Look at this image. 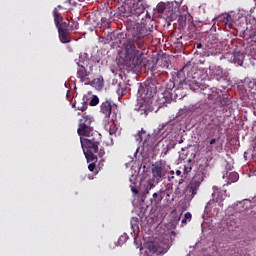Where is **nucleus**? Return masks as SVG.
<instances>
[{
    "label": "nucleus",
    "mask_w": 256,
    "mask_h": 256,
    "mask_svg": "<svg viewBox=\"0 0 256 256\" xmlns=\"http://www.w3.org/2000/svg\"><path fill=\"white\" fill-rule=\"evenodd\" d=\"M153 33V25L142 22L141 24H136L132 33L131 38H129L125 43L124 48V61L132 69H141V67H147L149 60L144 57L145 52L139 49L145 47V39ZM138 48V49H137Z\"/></svg>",
    "instance_id": "f257e3e1"
},
{
    "label": "nucleus",
    "mask_w": 256,
    "mask_h": 256,
    "mask_svg": "<svg viewBox=\"0 0 256 256\" xmlns=\"http://www.w3.org/2000/svg\"><path fill=\"white\" fill-rule=\"evenodd\" d=\"M94 121L93 116L87 113H83L78 120L77 133L88 163L89 161H97V153L99 157L105 155V150H99V147H101V135L95 131V127H93Z\"/></svg>",
    "instance_id": "f03ea898"
},
{
    "label": "nucleus",
    "mask_w": 256,
    "mask_h": 256,
    "mask_svg": "<svg viewBox=\"0 0 256 256\" xmlns=\"http://www.w3.org/2000/svg\"><path fill=\"white\" fill-rule=\"evenodd\" d=\"M150 87L146 86L138 90L141 100L136 104L134 110L140 115L147 117L153 111V91H149Z\"/></svg>",
    "instance_id": "7ed1b4c3"
},
{
    "label": "nucleus",
    "mask_w": 256,
    "mask_h": 256,
    "mask_svg": "<svg viewBox=\"0 0 256 256\" xmlns=\"http://www.w3.org/2000/svg\"><path fill=\"white\" fill-rule=\"evenodd\" d=\"M205 177H207V167L200 165L188 184V193H190L188 196L189 201H192L195 198L197 191H199V187H201V183L205 181Z\"/></svg>",
    "instance_id": "20e7f679"
},
{
    "label": "nucleus",
    "mask_w": 256,
    "mask_h": 256,
    "mask_svg": "<svg viewBox=\"0 0 256 256\" xmlns=\"http://www.w3.org/2000/svg\"><path fill=\"white\" fill-rule=\"evenodd\" d=\"M167 173H169V170L163 162H156L153 165L152 176L156 179L157 183L161 182L162 179H165V177H167Z\"/></svg>",
    "instance_id": "39448f33"
},
{
    "label": "nucleus",
    "mask_w": 256,
    "mask_h": 256,
    "mask_svg": "<svg viewBox=\"0 0 256 256\" xmlns=\"http://www.w3.org/2000/svg\"><path fill=\"white\" fill-rule=\"evenodd\" d=\"M77 65V72L76 77L80 80V83H84L85 85H89L91 83V78H89V71L87 68L83 66L80 62H76Z\"/></svg>",
    "instance_id": "423d86ee"
},
{
    "label": "nucleus",
    "mask_w": 256,
    "mask_h": 256,
    "mask_svg": "<svg viewBox=\"0 0 256 256\" xmlns=\"http://www.w3.org/2000/svg\"><path fill=\"white\" fill-rule=\"evenodd\" d=\"M173 89H175V81L169 80V82L166 84L167 92L164 94V96L160 100L161 105H168V103H171V101H173V94L169 92V91H173Z\"/></svg>",
    "instance_id": "0eeeda50"
},
{
    "label": "nucleus",
    "mask_w": 256,
    "mask_h": 256,
    "mask_svg": "<svg viewBox=\"0 0 256 256\" xmlns=\"http://www.w3.org/2000/svg\"><path fill=\"white\" fill-rule=\"evenodd\" d=\"M210 78L216 79V81H225L227 79V72L223 71L220 66H215L210 69Z\"/></svg>",
    "instance_id": "6e6552de"
},
{
    "label": "nucleus",
    "mask_w": 256,
    "mask_h": 256,
    "mask_svg": "<svg viewBox=\"0 0 256 256\" xmlns=\"http://www.w3.org/2000/svg\"><path fill=\"white\" fill-rule=\"evenodd\" d=\"M221 95H223L221 90L211 88V93H208V99H210V101H220L221 105H227V100H221Z\"/></svg>",
    "instance_id": "1a4fd4ad"
},
{
    "label": "nucleus",
    "mask_w": 256,
    "mask_h": 256,
    "mask_svg": "<svg viewBox=\"0 0 256 256\" xmlns=\"http://www.w3.org/2000/svg\"><path fill=\"white\" fill-rule=\"evenodd\" d=\"M151 189H155V181L153 180H148L145 182H142L140 185V191L145 198H147V195H149V191H151Z\"/></svg>",
    "instance_id": "9d476101"
},
{
    "label": "nucleus",
    "mask_w": 256,
    "mask_h": 256,
    "mask_svg": "<svg viewBox=\"0 0 256 256\" xmlns=\"http://www.w3.org/2000/svg\"><path fill=\"white\" fill-rule=\"evenodd\" d=\"M188 78L194 81H203L205 76L203 75V71L199 70L197 67H193L188 73Z\"/></svg>",
    "instance_id": "9b49d317"
},
{
    "label": "nucleus",
    "mask_w": 256,
    "mask_h": 256,
    "mask_svg": "<svg viewBox=\"0 0 256 256\" xmlns=\"http://www.w3.org/2000/svg\"><path fill=\"white\" fill-rule=\"evenodd\" d=\"M145 4H143V1L138 0L136 3L133 4V7L131 9L132 15H136V17H139V15H143L145 13Z\"/></svg>",
    "instance_id": "f8f14e48"
},
{
    "label": "nucleus",
    "mask_w": 256,
    "mask_h": 256,
    "mask_svg": "<svg viewBox=\"0 0 256 256\" xmlns=\"http://www.w3.org/2000/svg\"><path fill=\"white\" fill-rule=\"evenodd\" d=\"M100 111H101V113H103V115H105V118L108 121V119H110V117H111V112L113 111V105H111L109 100H106L105 102H103L101 104Z\"/></svg>",
    "instance_id": "ddd939ff"
},
{
    "label": "nucleus",
    "mask_w": 256,
    "mask_h": 256,
    "mask_svg": "<svg viewBox=\"0 0 256 256\" xmlns=\"http://www.w3.org/2000/svg\"><path fill=\"white\" fill-rule=\"evenodd\" d=\"M59 33V39L61 43H71V36L67 35L68 29H63L62 27L57 28Z\"/></svg>",
    "instance_id": "4468645a"
},
{
    "label": "nucleus",
    "mask_w": 256,
    "mask_h": 256,
    "mask_svg": "<svg viewBox=\"0 0 256 256\" xmlns=\"http://www.w3.org/2000/svg\"><path fill=\"white\" fill-rule=\"evenodd\" d=\"M88 85H91L92 87H95V89H98V91H101L105 85V80L103 79V76H99L92 81L90 80Z\"/></svg>",
    "instance_id": "2eb2a0df"
},
{
    "label": "nucleus",
    "mask_w": 256,
    "mask_h": 256,
    "mask_svg": "<svg viewBox=\"0 0 256 256\" xmlns=\"http://www.w3.org/2000/svg\"><path fill=\"white\" fill-rule=\"evenodd\" d=\"M163 193H165V190H160L158 192H155L152 195V198L150 199L151 205H159L161 201H163Z\"/></svg>",
    "instance_id": "dca6fc26"
},
{
    "label": "nucleus",
    "mask_w": 256,
    "mask_h": 256,
    "mask_svg": "<svg viewBox=\"0 0 256 256\" xmlns=\"http://www.w3.org/2000/svg\"><path fill=\"white\" fill-rule=\"evenodd\" d=\"M54 23L57 29L61 28V23L63 22V17L61 16V12L54 8L53 10Z\"/></svg>",
    "instance_id": "f3484780"
},
{
    "label": "nucleus",
    "mask_w": 256,
    "mask_h": 256,
    "mask_svg": "<svg viewBox=\"0 0 256 256\" xmlns=\"http://www.w3.org/2000/svg\"><path fill=\"white\" fill-rule=\"evenodd\" d=\"M245 59V55L241 52H234L231 57V61L236 63L237 65H243V60Z\"/></svg>",
    "instance_id": "a211bd4d"
},
{
    "label": "nucleus",
    "mask_w": 256,
    "mask_h": 256,
    "mask_svg": "<svg viewBox=\"0 0 256 256\" xmlns=\"http://www.w3.org/2000/svg\"><path fill=\"white\" fill-rule=\"evenodd\" d=\"M72 107L76 110V111H82V113H84V111H87L89 104H87V101L82 100L81 103H77L75 102Z\"/></svg>",
    "instance_id": "6ab92c4d"
},
{
    "label": "nucleus",
    "mask_w": 256,
    "mask_h": 256,
    "mask_svg": "<svg viewBox=\"0 0 256 256\" xmlns=\"http://www.w3.org/2000/svg\"><path fill=\"white\" fill-rule=\"evenodd\" d=\"M218 21H221V23H224V25H231L233 17L229 13H224L218 17Z\"/></svg>",
    "instance_id": "aec40b11"
},
{
    "label": "nucleus",
    "mask_w": 256,
    "mask_h": 256,
    "mask_svg": "<svg viewBox=\"0 0 256 256\" xmlns=\"http://www.w3.org/2000/svg\"><path fill=\"white\" fill-rule=\"evenodd\" d=\"M187 85L192 91H197L198 89H201V80H187Z\"/></svg>",
    "instance_id": "412c9836"
},
{
    "label": "nucleus",
    "mask_w": 256,
    "mask_h": 256,
    "mask_svg": "<svg viewBox=\"0 0 256 256\" xmlns=\"http://www.w3.org/2000/svg\"><path fill=\"white\" fill-rule=\"evenodd\" d=\"M228 185L231 183H237L239 181V174L237 172H230L227 176Z\"/></svg>",
    "instance_id": "4be33fe9"
},
{
    "label": "nucleus",
    "mask_w": 256,
    "mask_h": 256,
    "mask_svg": "<svg viewBox=\"0 0 256 256\" xmlns=\"http://www.w3.org/2000/svg\"><path fill=\"white\" fill-rule=\"evenodd\" d=\"M104 129H106L110 135H115V133H117V127L115 124L110 125L107 120L105 121Z\"/></svg>",
    "instance_id": "5701e85b"
},
{
    "label": "nucleus",
    "mask_w": 256,
    "mask_h": 256,
    "mask_svg": "<svg viewBox=\"0 0 256 256\" xmlns=\"http://www.w3.org/2000/svg\"><path fill=\"white\" fill-rule=\"evenodd\" d=\"M191 171H193V165H191V163L184 165V168H183L184 175H189Z\"/></svg>",
    "instance_id": "b1692460"
},
{
    "label": "nucleus",
    "mask_w": 256,
    "mask_h": 256,
    "mask_svg": "<svg viewBox=\"0 0 256 256\" xmlns=\"http://www.w3.org/2000/svg\"><path fill=\"white\" fill-rule=\"evenodd\" d=\"M214 197H215V195H217V197L215 198V202L216 203H219V201H223V192H214L213 194H212Z\"/></svg>",
    "instance_id": "393cba45"
},
{
    "label": "nucleus",
    "mask_w": 256,
    "mask_h": 256,
    "mask_svg": "<svg viewBox=\"0 0 256 256\" xmlns=\"http://www.w3.org/2000/svg\"><path fill=\"white\" fill-rule=\"evenodd\" d=\"M89 105L91 107H96V105H99V97L93 96V98L90 100Z\"/></svg>",
    "instance_id": "a878e982"
},
{
    "label": "nucleus",
    "mask_w": 256,
    "mask_h": 256,
    "mask_svg": "<svg viewBox=\"0 0 256 256\" xmlns=\"http://www.w3.org/2000/svg\"><path fill=\"white\" fill-rule=\"evenodd\" d=\"M127 239H129V236H127V234L121 235L118 239L119 245H123L124 243H127Z\"/></svg>",
    "instance_id": "bb28decb"
},
{
    "label": "nucleus",
    "mask_w": 256,
    "mask_h": 256,
    "mask_svg": "<svg viewBox=\"0 0 256 256\" xmlns=\"http://www.w3.org/2000/svg\"><path fill=\"white\" fill-rule=\"evenodd\" d=\"M156 9L157 13H165V3H159Z\"/></svg>",
    "instance_id": "cd10ccee"
},
{
    "label": "nucleus",
    "mask_w": 256,
    "mask_h": 256,
    "mask_svg": "<svg viewBox=\"0 0 256 256\" xmlns=\"http://www.w3.org/2000/svg\"><path fill=\"white\" fill-rule=\"evenodd\" d=\"M144 135H147V132L145 131V130H141L140 132H138V134H137V141H143V139H144Z\"/></svg>",
    "instance_id": "c85d7f7f"
},
{
    "label": "nucleus",
    "mask_w": 256,
    "mask_h": 256,
    "mask_svg": "<svg viewBox=\"0 0 256 256\" xmlns=\"http://www.w3.org/2000/svg\"><path fill=\"white\" fill-rule=\"evenodd\" d=\"M248 87H249L250 89H256V79H255V78H252V80H250V81L248 82Z\"/></svg>",
    "instance_id": "c756f323"
},
{
    "label": "nucleus",
    "mask_w": 256,
    "mask_h": 256,
    "mask_svg": "<svg viewBox=\"0 0 256 256\" xmlns=\"http://www.w3.org/2000/svg\"><path fill=\"white\" fill-rule=\"evenodd\" d=\"M91 163L88 165V169L89 171L93 172L95 171V168L97 167V165L95 163H97V161H90Z\"/></svg>",
    "instance_id": "7c9ffc66"
},
{
    "label": "nucleus",
    "mask_w": 256,
    "mask_h": 256,
    "mask_svg": "<svg viewBox=\"0 0 256 256\" xmlns=\"http://www.w3.org/2000/svg\"><path fill=\"white\" fill-rule=\"evenodd\" d=\"M176 176H177V177H181V178L179 179V181H178L179 185H181V183H183V176H182L181 170H177V171H176Z\"/></svg>",
    "instance_id": "2f4dec72"
},
{
    "label": "nucleus",
    "mask_w": 256,
    "mask_h": 256,
    "mask_svg": "<svg viewBox=\"0 0 256 256\" xmlns=\"http://www.w3.org/2000/svg\"><path fill=\"white\" fill-rule=\"evenodd\" d=\"M72 31L79 29V22H73V25L70 26Z\"/></svg>",
    "instance_id": "473e14b6"
},
{
    "label": "nucleus",
    "mask_w": 256,
    "mask_h": 256,
    "mask_svg": "<svg viewBox=\"0 0 256 256\" xmlns=\"http://www.w3.org/2000/svg\"><path fill=\"white\" fill-rule=\"evenodd\" d=\"M187 21V16H179L178 22L183 24Z\"/></svg>",
    "instance_id": "72a5a7b5"
},
{
    "label": "nucleus",
    "mask_w": 256,
    "mask_h": 256,
    "mask_svg": "<svg viewBox=\"0 0 256 256\" xmlns=\"http://www.w3.org/2000/svg\"><path fill=\"white\" fill-rule=\"evenodd\" d=\"M175 195H177L178 197H181V195H182L181 188L177 187L175 189Z\"/></svg>",
    "instance_id": "f704fd0d"
},
{
    "label": "nucleus",
    "mask_w": 256,
    "mask_h": 256,
    "mask_svg": "<svg viewBox=\"0 0 256 256\" xmlns=\"http://www.w3.org/2000/svg\"><path fill=\"white\" fill-rule=\"evenodd\" d=\"M61 28L62 29H67V27H69V23L68 22H60Z\"/></svg>",
    "instance_id": "c9c22d12"
},
{
    "label": "nucleus",
    "mask_w": 256,
    "mask_h": 256,
    "mask_svg": "<svg viewBox=\"0 0 256 256\" xmlns=\"http://www.w3.org/2000/svg\"><path fill=\"white\" fill-rule=\"evenodd\" d=\"M191 217H193V215H191V212H187L185 215H184V218L186 220H191Z\"/></svg>",
    "instance_id": "e433bc0d"
},
{
    "label": "nucleus",
    "mask_w": 256,
    "mask_h": 256,
    "mask_svg": "<svg viewBox=\"0 0 256 256\" xmlns=\"http://www.w3.org/2000/svg\"><path fill=\"white\" fill-rule=\"evenodd\" d=\"M170 189H173V183H168V184H166V189H165V191H169Z\"/></svg>",
    "instance_id": "4c0bfd02"
},
{
    "label": "nucleus",
    "mask_w": 256,
    "mask_h": 256,
    "mask_svg": "<svg viewBox=\"0 0 256 256\" xmlns=\"http://www.w3.org/2000/svg\"><path fill=\"white\" fill-rule=\"evenodd\" d=\"M215 143H217V139L212 138V139L210 140V145H215Z\"/></svg>",
    "instance_id": "58836bf2"
},
{
    "label": "nucleus",
    "mask_w": 256,
    "mask_h": 256,
    "mask_svg": "<svg viewBox=\"0 0 256 256\" xmlns=\"http://www.w3.org/2000/svg\"><path fill=\"white\" fill-rule=\"evenodd\" d=\"M131 191H132V193H135L136 195H137V193H139V190H137V188H135V187H132Z\"/></svg>",
    "instance_id": "ea45409f"
},
{
    "label": "nucleus",
    "mask_w": 256,
    "mask_h": 256,
    "mask_svg": "<svg viewBox=\"0 0 256 256\" xmlns=\"http://www.w3.org/2000/svg\"><path fill=\"white\" fill-rule=\"evenodd\" d=\"M173 179H175V175H173V176H168V181H169V182L173 181Z\"/></svg>",
    "instance_id": "a19ab883"
},
{
    "label": "nucleus",
    "mask_w": 256,
    "mask_h": 256,
    "mask_svg": "<svg viewBox=\"0 0 256 256\" xmlns=\"http://www.w3.org/2000/svg\"><path fill=\"white\" fill-rule=\"evenodd\" d=\"M201 47H203V44L201 43L196 44V49H201Z\"/></svg>",
    "instance_id": "79ce46f5"
},
{
    "label": "nucleus",
    "mask_w": 256,
    "mask_h": 256,
    "mask_svg": "<svg viewBox=\"0 0 256 256\" xmlns=\"http://www.w3.org/2000/svg\"><path fill=\"white\" fill-rule=\"evenodd\" d=\"M146 18H148L149 21H151V15H149V12L146 13Z\"/></svg>",
    "instance_id": "37998d69"
},
{
    "label": "nucleus",
    "mask_w": 256,
    "mask_h": 256,
    "mask_svg": "<svg viewBox=\"0 0 256 256\" xmlns=\"http://www.w3.org/2000/svg\"><path fill=\"white\" fill-rule=\"evenodd\" d=\"M173 175H175V171L171 170L170 171V176H173Z\"/></svg>",
    "instance_id": "c03bdc74"
},
{
    "label": "nucleus",
    "mask_w": 256,
    "mask_h": 256,
    "mask_svg": "<svg viewBox=\"0 0 256 256\" xmlns=\"http://www.w3.org/2000/svg\"><path fill=\"white\" fill-rule=\"evenodd\" d=\"M208 151H213V147H207Z\"/></svg>",
    "instance_id": "a18cd8bd"
},
{
    "label": "nucleus",
    "mask_w": 256,
    "mask_h": 256,
    "mask_svg": "<svg viewBox=\"0 0 256 256\" xmlns=\"http://www.w3.org/2000/svg\"><path fill=\"white\" fill-rule=\"evenodd\" d=\"M182 223H183V224L187 223V219H185V218L182 219Z\"/></svg>",
    "instance_id": "49530a36"
},
{
    "label": "nucleus",
    "mask_w": 256,
    "mask_h": 256,
    "mask_svg": "<svg viewBox=\"0 0 256 256\" xmlns=\"http://www.w3.org/2000/svg\"><path fill=\"white\" fill-rule=\"evenodd\" d=\"M179 143H180V144L183 143V139L179 140Z\"/></svg>",
    "instance_id": "de8ad7c7"
},
{
    "label": "nucleus",
    "mask_w": 256,
    "mask_h": 256,
    "mask_svg": "<svg viewBox=\"0 0 256 256\" xmlns=\"http://www.w3.org/2000/svg\"><path fill=\"white\" fill-rule=\"evenodd\" d=\"M80 3H83V1H85V0H78Z\"/></svg>",
    "instance_id": "09e8293b"
}]
</instances>
